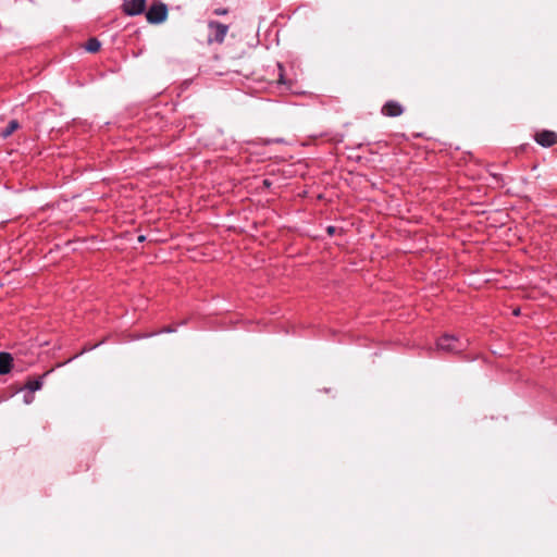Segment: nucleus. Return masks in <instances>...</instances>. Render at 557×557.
I'll return each instance as SVG.
<instances>
[{
  "label": "nucleus",
  "instance_id": "nucleus-4",
  "mask_svg": "<svg viewBox=\"0 0 557 557\" xmlns=\"http://www.w3.org/2000/svg\"><path fill=\"white\" fill-rule=\"evenodd\" d=\"M122 8L126 15H138L145 11L146 0H124Z\"/></svg>",
  "mask_w": 557,
  "mask_h": 557
},
{
  "label": "nucleus",
  "instance_id": "nucleus-14",
  "mask_svg": "<svg viewBox=\"0 0 557 557\" xmlns=\"http://www.w3.org/2000/svg\"><path fill=\"white\" fill-rule=\"evenodd\" d=\"M32 400H33V396H30V397H25V403H26V404H29Z\"/></svg>",
  "mask_w": 557,
  "mask_h": 557
},
{
  "label": "nucleus",
  "instance_id": "nucleus-15",
  "mask_svg": "<svg viewBox=\"0 0 557 557\" xmlns=\"http://www.w3.org/2000/svg\"><path fill=\"white\" fill-rule=\"evenodd\" d=\"M138 240H139V242L145 240V236L140 235V236L138 237Z\"/></svg>",
  "mask_w": 557,
  "mask_h": 557
},
{
  "label": "nucleus",
  "instance_id": "nucleus-11",
  "mask_svg": "<svg viewBox=\"0 0 557 557\" xmlns=\"http://www.w3.org/2000/svg\"><path fill=\"white\" fill-rule=\"evenodd\" d=\"M214 13L216 15H224L227 13V10L226 9H216V10H214Z\"/></svg>",
  "mask_w": 557,
  "mask_h": 557
},
{
  "label": "nucleus",
  "instance_id": "nucleus-10",
  "mask_svg": "<svg viewBox=\"0 0 557 557\" xmlns=\"http://www.w3.org/2000/svg\"><path fill=\"white\" fill-rule=\"evenodd\" d=\"M100 47L101 44L97 38H90L85 46L86 50L92 53L99 51Z\"/></svg>",
  "mask_w": 557,
  "mask_h": 557
},
{
  "label": "nucleus",
  "instance_id": "nucleus-8",
  "mask_svg": "<svg viewBox=\"0 0 557 557\" xmlns=\"http://www.w3.org/2000/svg\"><path fill=\"white\" fill-rule=\"evenodd\" d=\"M20 128L17 120H11L8 125L0 132V136L5 139Z\"/></svg>",
  "mask_w": 557,
  "mask_h": 557
},
{
  "label": "nucleus",
  "instance_id": "nucleus-3",
  "mask_svg": "<svg viewBox=\"0 0 557 557\" xmlns=\"http://www.w3.org/2000/svg\"><path fill=\"white\" fill-rule=\"evenodd\" d=\"M208 27L210 29L208 41L222 44L228 32V26L216 21H210Z\"/></svg>",
  "mask_w": 557,
  "mask_h": 557
},
{
  "label": "nucleus",
  "instance_id": "nucleus-2",
  "mask_svg": "<svg viewBox=\"0 0 557 557\" xmlns=\"http://www.w3.org/2000/svg\"><path fill=\"white\" fill-rule=\"evenodd\" d=\"M168 7L162 2L153 3L146 12V18L151 24H159L165 21Z\"/></svg>",
  "mask_w": 557,
  "mask_h": 557
},
{
  "label": "nucleus",
  "instance_id": "nucleus-1",
  "mask_svg": "<svg viewBox=\"0 0 557 557\" xmlns=\"http://www.w3.org/2000/svg\"><path fill=\"white\" fill-rule=\"evenodd\" d=\"M436 347L438 350L455 354L461 351L466 343L453 335H444L437 341Z\"/></svg>",
  "mask_w": 557,
  "mask_h": 557
},
{
  "label": "nucleus",
  "instance_id": "nucleus-6",
  "mask_svg": "<svg viewBox=\"0 0 557 557\" xmlns=\"http://www.w3.org/2000/svg\"><path fill=\"white\" fill-rule=\"evenodd\" d=\"M403 112H404V109L400 106V103H398L397 101H393V100L387 101L382 108V113L386 116H392V117L399 116L400 114H403Z\"/></svg>",
  "mask_w": 557,
  "mask_h": 557
},
{
  "label": "nucleus",
  "instance_id": "nucleus-9",
  "mask_svg": "<svg viewBox=\"0 0 557 557\" xmlns=\"http://www.w3.org/2000/svg\"><path fill=\"white\" fill-rule=\"evenodd\" d=\"M41 387H42V376L34 379V380H29L25 385V388L28 389L30 393L39 391Z\"/></svg>",
  "mask_w": 557,
  "mask_h": 557
},
{
  "label": "nucleus",
  "instance_id": "nucleus-12",
  "mask_svg": "<svg viewBox=\"0 0 557 557\" xmlns=\"http://www.w3.org/2000/svg\"><path fill=\"white\" fill-rule=\"evenodd\" d=\"M278 69H280V78H278V83L284 84L285 82H284V76H283V74H282V65H281V64H278Z\"/></svg>",
  "mask_w": 557,
  "mask_h": 557
},
{
  "label": "nucleus",
  "instance_id": "nucleus-13",
  "mask_svg": "<svg viewBox=\"0 0 557 557\" xmlns=\"http://www.w3.org/2000/svg\"><path fill=\"white\" fill-rule=\"evenodd\" d=\"M335 226H327L326 231L330 235H333L335 233Z\"/></svg>",
  "mask_w": 557,
  "mask_h": 557
},
{
  "label": "nucleus",
  "instance_id": "nucleus-5",
  "mask_svg": "<svg viewBox=\"0 0 557 557\" xmlns=\"http://www.w3.org/2000/svg\"><path fill=\"white\" fill-rule=\"evenodd\" d=\"M535 140L543 147H550L557 143V134L552 131H542L536 134Z\"/></svg>",
  "mask_w": 557,
  "mask_h": 557
},
{
  "label": "nucleus",
  "instance_id": "nucleus-7",
  "mask_svg": "<svg viewBox=\"0 0 557 557\" xmlns=\"http://www.w3.org/2000/svg\"><path fill=\"white\" fill-rule=\"evenodd\" d=\"M12 357L8 352H0V374H7L12 368Z\"/></svg>",
  "mask_w": 557,
  "mask_h": 557
}]
</instances>
